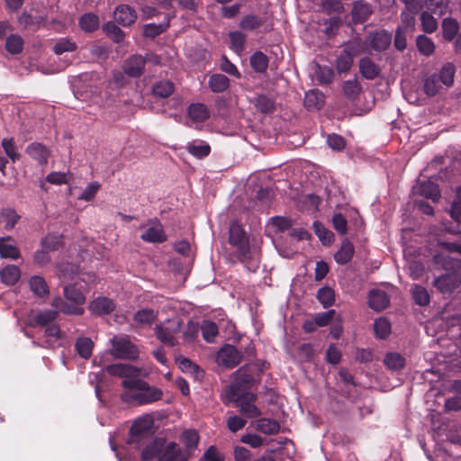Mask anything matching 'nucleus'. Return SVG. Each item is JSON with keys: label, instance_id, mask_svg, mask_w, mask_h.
<instances>
[{"label": "nucleus", "instance_id": "8", "mask_svg": "<svg viewBox=\"0 0 461 461\" xmlns=\"http://www.w3.org/2000/svg\"><path fill=\"white\" fill-rule=\"evenodd\" d=\"M147 58L134 54L129 57L122 65L123 72L131 77H140L144 73Z\"/></svg>", "mask_w": 461, "mask_h": 461}, {"label": "nucleus", "instance_id": "59", "mask_svg": "<svg viewBox=\"0 0 461 461\" xmlns=\"http://www.w3.org/2000/svg\"><path fill=\"white\" fill-rule=\"evenodd\" d=\"M313 228L315 233L324 245H329L333 241V234L331 231L326 230L321 223L314 222Z\"/></svg>", "mask_w": 461, "mask_h": 461}, {"label": "nucleus", "instance_id": "7", "mask_svg": "<svg viewBox=\"0 0 461 461\" xmlns=\"http://www.w3.org/2000/svg\"><path fill=\"white\" fill-rule=\"evenodd\" d=\"M151 436V421L137 420L130 429V443L144 444Z\"/></svg>", "mask_w": 461, "mask_h": 461}, {"label": "nucleus", "instance_id": "21", "mask_svg": "<svg viewBox=\"0 0 461 461\" xmlns=\"http://www.w3.org/2000/svg\"><path fill=\"white\" fill-rule=\"evenodd\" d=\"M229 77L223 74H212L208 80V86L213 93H222L230 86Z\"/></svg>", "mask_w": 461, "mask_h": 461}, {"label": "nucleus", "instance_id": "1", "mask_svg": "<svg viewBox=\"0 0 461 461\" xmlns=\"http://www.w3.org/2000/svg\"><path fill=\"white\" fill-rule=\"evenodd\" d=\"M122 386L130 390L121 394L123 402L132 401L139 405H146L158 402L163 397V391L160 388L152 386L140 378L123 379Z\"/></svg>", "mask_w": 461, "mask_h": 461}, {"label": "nucleus", "instance_id": "44", "mask_svg": "<svg viewBox=\"0 0 461 461\" xmlns=\"http://www.w3.org/2000/svg\"><path fill=\"white\" fill-rule=\"evenodd\" d=\"M426 6L432 14L442 16L447 13H452L448 10L447 0H426Z\"/></svg>", "mask_w": 461, "mask_h": 461}, {"label": "nucleus", "instance_id": "41", "mask_svg": "<svg viewBox=\"0 0 461 461\" xmlns=\"http://www.w3.org/2000/svg\"><path fill=\"white\" fill-rule=\"evenodd\" d=\"M157 319V312L152 309H141L134 313L133 320L141 325H151Z\"/></svg>", "mask_w": 461, "mask_h": 461}, {"label": "nucleus", "instance_id": "52", "mask_svg": "<svg viewBox=\"0 0 461 461\" xmlns=\"http://www.w3.org/2000/svg\"><path fill=\"white\" fill-rule=\"evenodd\" d=\"M57 269L58 276L67 280L73 279L78 272L77 266L68 262L59 264Z\"/></svg>", "mask_w": 461, "mask_h": 461}, {"label": "nucleus", "instance_id": "5", "mask_svg": "<svg viewBox=\"0 0 461 461\" xmlns=\"http://www.w3.org/2000/svg\"><path fill=\"white\" fill-rule=\"evenodd\" d=\"M255 354L252 340L244 335L237 338L232 331V366L240 364L243 359L253 357Z\"/></svg>", "mask_w": 461, "mask_h": 461}, {"label": "nucleus", "instance_id": "57", "mask_svg": "<svg viewBox=\"0 0 461 461\" xmlns=\"http://www.w3.org/2000/svg\"><path fill=\"white\" fill-rule=\"evenodd\" d=\"M41 244L47 251H55L62 247V239L61 237L49 234L41 240Z\"/></svg>", "mask_w": 461, "mask_h": 461}, {"label": "nucleus", "instance_id": "2", "mask_svg": "<svg viewBox=\"0 0 461 461\" xmlns=\"http://www.w3.org/2000/svg\"><path fill=\"white\" fill-rule=\"evenodd\" d=\"M456 67L453 63H446L438 72L425 77L422 89L427 96L432 97L449 88L454 84Z\"/></svg>", "mask_w": 461, "mask_h": 461}, {"label": "nucleus", "instance_id": "45", "mask_svg": "<svg viewBox=\"0 0 461 461\" xmlns=\"http://www.w3.org/2000/svg\"><path fill=\"white\" fill-rule=\"evenodd\" d=\"M420 25L424 32L433 33L438 29V21L428 11H423L420 14Z\"/></svg>", "mask_w": 461, "mask_h": 461}, {"label": "nucleus", "instance_id": "33", "mask_svg": "<svg viewBox=\"0 0 461 461\" xmlns=\"http://www.w3.org/2000/svg\"><path fill=\"white\" fill-rule=\"evenodd\" d=\"M99 17L94 13H87L83 14L78 22V24L84 32H93L99 28Z\"/></svg>", "mask_w": 461, "mask_h": 461}, {"label": "nucleus", "instance_id": "29", "mask_svg": "<svg viewBox=\"0 0 461 461\" xmlns=\"http://www.w3.org/2000/svg\"><path fill=\"white\" fill-rule=\"evenodd\" d=\"M354 255V247L352 243L345 240L342 241L341 246L339 249L337 251V253L334 256V258L337 263L340 265L347 264L349 262Z\"/></svg>", "mask_w": 461, "mask_h": 461}, {"label": "nucleus", "instance_id": "15", "mask_svg": "<svg viewBox=\"0 0 461 461\" xmlns=\"http://www.w3.org/2000/svg\"><path fill=\"white\" fill-rule=\"evenodd\" d=\"M25 153L40 165H45L48 162L50 151L45 145L40 142H32L25 149Z\"/></svg>", "mask_w": 461, "mask_h": 461}, {"label": "nucleus", "instance_id": "20", "mask_svg": "<svg viewBox=\"0 0 461 461\" xmlns=\"http://www.w3.org/2000/svg\"><path fill=\"white\" fill-rule=\"evenodd\" d=\"M189 118L195 122H205L210 117L208 107L202 103L191 104L187 109Z\"/></svg>", "mask_w": 461, "mask_h": 461}, {"label": "nucleus", "instance_id": "16", "mask_svg": "<svg viewBox=\"0 0 461 461\" xmlns=\"http://www.w3.org/2000/svg\"><path fill=\"white\" fill-rule=\"evenodd\" d=\"M390 300L385 292L372 290L368 295V304L374 311L381 312L389 305Z\"/></svg>", "mask_w": 461, "mask_h": 461}, {"label": "nucleus", "instance_id": "58", "mask_svg": "<svg viewBox=\"0 0 461 461\" xmlns=\"http://www.w3.org/2000/svg\"><path fill=\"white\" fill-rule=\"evenodd\" d=\"M2 147L7 157L10 158L13 162L20 158L21 155L16 151V146L13 138L4 139L2 140Z\"/></svg>", "mask_w": 461, "mask_h": 461}, {"label": "nucleus", "instance_id": "64", "mask_svg": "<svg viewBox=\"0 0 461 461\" xmlns=\"http://www.w3.org/2000/svg\"><path fill=\"white\" fill-rule=\"evenodd\" d=\"M200 461H223L214 446L209 447Z\"/></svg>", "mask_w": 461, "mask_h": 461}, {"label": "nucleus", "instance_id": "62", "mask_svg": "<svg viewBox=\"0 0 461 461\" xmlns=\"http://www.w3.org/2000/svg\"><path fill=\"white\" fill-rule=\"evenodd\" d=\"M262 24V21L254 15H247L243 17V19L240 23V26L243 30H254L256 28H258Z\"/></svg>", "mask_w": 461, "mask_h": 461}, {"label": "nucleus", "instance_id": "48", "mask_svg": "<svg viewBox=\"0 0 461 461\" xmlns=\"http://www.w3.org/2000/svg\"><path fill=\"white\" fill-rule=\"evenodd\" d=\"M199 439L200 437L195 429H185L181 434V442L188 450L196 448Z\"/></svg>", "mask_w": 461, "mask_h": 461}, {"label": "nucleus", "instance_id": "25", "mask_svg": "<svg viewBox=\"0 0 461 461\" xmlns=\"http://www.w3.org/2000/svg\"><path fill=\"white\" fill-rule=\"evenodd\" d=\"M29 285L32 292L40 298L47 297L50 294L48 284L42 276H32Z\"/></svg>", "mask_w": 461, "mask_h": 461}, {"label": "nucleus", "instance_id": "42", "mask_svg": "<svg viewBox=\"0 0 461 461\" xmlns=\"http://www.w3.org/2000/svg\"><path fill=\"white\" fill-rule=\"evenodd\" d=\"M23 49V40L18 34H11L6 38L5 50L13 55L20 54Z\"/></svg>", "mask_w": 461, "mask_h": 461}, {"label": "nucleus", "instance_id": "9", "mask_svg": "<svg viewBox=\"0 0 461 461\" xmlns=\"http://www.w3.org/2000/svg\"><path fill=\"white\" fill-rule=\"evenodd\" d=\"M461 284V276L455 273H447L435 278L433 285L440 293H451Z\"/></svg>", "mask_w": 461, "mask_h": 461}, {"label": "nucleus", "instance_id": "50", "mask_svg": "<svg viewBox=\"0 0 461 461\" xmlns=\"http://www.w3.org/2000/svg\"><path fill=\"white\" fill-rule=\"evenodd\" d=\"M187 151L197 158H203L211 152V147L207 143H189L186 147Z\"/></svg>", "mask_w": 461, "mask_h": 461}, {"label": "nucleus", "instance_id": "37", "mask_svg": "<svg viewBox=\"0 0 461 461\" xmlns=\"http://www.w3.org/2000/svg\"><path fill=\"white\" fill-rule=\"evenodd\" d=\"M384 365L391 370H400L405 365V358L397 352H389L385 355L384 359Z\"/></svg>", "mask_w": 461, "mask_h": 461}, {"label": "nucleus", "instance_id": "22", "mask_svg": "<svg viewBox=\"0 0 461 461\" xmlns=\"http://www.w3.org/2000/svg\"><path fill=\"white\" fill-rule=\"evenodd\" d=\"M360 53V50L353 49L352 51L344 50L337 59L336 67L339 73L348 72L352 67L354 55Z\"/></svg>", "mask_w": 461, "mask_h": 461}, {"label": "nucleus", "instance_id": "6", "mask_svg": "<svg viewBox=\"0 0 461 461\" xmlns=\"http://www.w3.org/2000/svg\"><path fill=\"white\" fill-rule=\"evenodd\" d=\"M391 41V34L385 31L369 33L365 39L361 51H383L390 46Z\"/></svg>", "mask_w": 461, "mask_h": 461}, {"label": "nucleus", "instance_id": "43", "mask_svg": "<svg viewBox=\"0 0 461 461\" xmlns=\"http://www.w3.org/2000/svg\"><path fill=\"white\" fill-rule=\"evenodd\" d=\"M416 45L420 53L424 56H430L435 51L433 41L425 35H419L416 38Z\"/></svg>", "mask_w": 461, "mask_h": 461}, {"label": "nucleus", "instance_id": "35", "mask_svg": "<svg viewBox=\"0 0 461 461\" xmlns=\"http://www.w3.org/2000/svg\"><path fill=\"white\" fill-rule=\"evenodd\" d=\"M174 90V84L168 80L158 81L152 86V94L159 98L168 97L173 94Z\"/></svg>", "mask_w": 461, "mask_h": 461}, {"label": "nucleus", "instance_id": "31", "mask_svg": "<svg viewBox=\"0 0 461 461\" xmlns=\"http://www.w3.org/2000/svg\"><path fill=\"white\" fill-rule=\"evenodd\" d=\"M255 428L264 434L273 435L280 430V424L275 420L262 418L256 420Z\"/></svg>", "mask_w": 461, "mask_h": 461}, {"label": "nucleus", "instance_id": "34", "mask_svg": "<svg viewBox=\"0 0 461 461\" xmlns=\"http://www.w3.org/2000/svg\"><path fill=\"white\" fill-rule=\"evenodd\" d=\"M372 14L371 6L365 2L357 1L352 9V17L356 22H365Z\"/></svg>", "mask_w": 461, "mask_h": 461}, {"label": "nucleus", "instance_id": "56", "mask_svg": "<svg viewBox=\"0 0 461 461\" xmlns=\"http://www.w3.org/2000/svg\"><path fill=\"white\" fill-rule=\"evenodd\" d=\"M317 298L324 308L331 306L335 301L334 291L330 287H322L318 291Z\"/></svg>", "mask_w": 461, "mask_h": 461}, {"label": "nucleus", "instance_id": "26", "mask_svg": "<svg viewBox=\"0 0 461 461\" xmlns=\"http://www.w3.org/2000/svg\"><path fill=\"white\" fill-rule=\"evenodd\" d=\"M324 102V95L318 90H310L305 94L304 105L308 110H320Z\"/></svg>", "mask_w": 461, "mask_h": 461}, {"label": "nucleus", "instance_id": "14", "mask_svg": "<svg viewBox=\"0 0 461 461\" xmlns=\"http://www.w3.org/2000/svg\"><path fill=\"white\" fill-rule=\"evenodd\" d=\"M110 375L119 376L124 379H138L137 369L128 364H112L105 367Z\"/></svg>", "mask_w": 461, "mask_h": 461}, {"label": "nucleus", "instance_id": "39", "mask_svg": "<svg viewBox=\"0 0 461 461\" xmlns=\"http://www.w3.org/2000/svg\"><path fill=\"white\" fill-rule=\"evenodd\" d=\"M418 192L432 201L438 200L440 196L438 185L430 181L421 183L418 187Z\"/></svg>", "mask_w": 461, "mask_h": 461}, {"label": "nucleus", "instance_id": "28", "mask_svg": "<svg viewBox=\"0 0 461 461\" xmlns=\"http://www.w3.org/2000/svg\"><path fill=\"white\" fill-rule=\"evenodd\" d=\"M20 276V268L14 265H8L0 271L1 281L7 285H15Z\"/></svg>", "mask_w": 461, "mask_h": 461}, {"label": "nucleus", "instance_id": "4", "mask_svg": "<svg viewBox=\"0 0 461 461\" xmlns=\"http://www.w3.org/2000/svg\"><path fill=\"white\" fill-rule=\"evenodd\" d=\"M111 345L110 353L114 358L135 360L139 357L138 347L127 336H114Z\"/></svg>", "mask_w": 461, "mask_h": 461}, {"label": "nucleus", "instance_id": "11", "mask_svg": "<svg viewBox=\"0 0 461 461\" xmlns=\"http://www.w3.org/2000/svg\"><path fill=\"white\" fill-rule=\"evenodd\" d=\"M113 18L118 24L127 27L136 22L137 14L134 8L129 5H120L113 12Z\"/></svg>", "mask_w": 461, "mask_h": 461}, {"label": "nucleus", "instance_id": "36", "mask_svg": "<svg viewBox=\"0 0 461 461\" xmlns=\"http://www.w3.org/2000/svg\"><path fill=\"white\" fill-rule=\"evenodd\" d=\"M155 335L157 339L165 345L170 347L175 346L176 339L174 337V330L163 325H157L155 327Z\"/></svg>", "mask_w": 461, "mask_h": 461}, {"label": "nucleus", "instance_id": "18", "mask_svg": "<svg viewBox=\"0 0 461 461\" xmlns=\"http://www.w3.org/2000/svg\"><path fill=\"white\" fill-rule=\"evenodd\" d=\"M63 294L68 301L73 303L78 307L86 303L84 291L81 287L77 286V284L66 285L63 288Z\"/></svg>", "mask_w": 461, "mask_h": 461}, {"label": "nucleus", "instance_id": "63", "mask_svg": "<svg viewBox=\"0 0 461 461\" xmlns=\"http://www.w3.org/2000/svg\"><path fill=\"white\" fill-rule=\"evenodd\" d=\"M335 310H330L326 312L319 313L314 317L315 324L318 327H323L330 323L335 315Z\"/></svg>", "mask_w": 461, "mask_h": 461}, {"label": "nucleus", "instance_id": "30", "mask_svg": "<svg viewBox=\"0 0 461 461\" xmlns=\"http://www.w3.org/2000/svg\"><path fill=\"white\" fill-rule=\"evenodd\" d=\"M441 27L443 38L447 41H452L459 31L457 21L451 17L443 19Z\"/></svg>", "mask_w": 461, "mask_h": 461}, {"label": "nucleus", "instance_id": "19", "mask_svg": "<svg viewBox=\"0 0 461 461\" xmlns=\"http://www.w3.org/2000/svg\"><path fill=\"white\" fill-rule=\"evenodd\" d=\"M165 445V439L155 438L150 443L147 444L141 452V459L143 461H150L154 457L160 455Z\"/></svg>", "mask_w": 461, "mask_h": 461}, {"label": "nucleus", "instance_id": "32", "mask_svg": "<svg viewBox=\"0 0 461 461\" xmlns=\"http://www.w3.org/2000/svg\"><path fill=\"white\" fill-rule=\"evenodd\" d=\"M75 348L81 357L88 359L92 356L94 342L90 338L80 337L76 340Z\"/></svg>", "mask_w": 461, "mask_h": 461}, {"label": "nucleus", "instance_id": "10", "mask_svg": "<svg viewBox=\"0 0 461 461\" xmlns=\"http://www.w3.org/2000/svg\"><path fill=\"white\" fill-rule=\"evenodd\" d=\"M154 225L149 227L144 233L140 235V239L149 243H163L167 240V236L164 231L163 226L158 219L150 220Z\"/></svg>", "mask_w": 461, "mask_h": 461}, {"label": "nucleus", "instance_id": "54", "mask_svg": "<svg viewBox=\"0 0 461 461\" xmlns=\"http://www.w3.org/2000/svg\"><path fill=\"white\" fill-rule=\"evenodd\" d=\"M0 256L4 258L17 259L20 258V251L17 247L5 242V240L0 239Z\"/></svg>", "mask_w": 461, "mask_h": 461}, {"label": "nucleus", "instance_id": "47", "mask_svg": "<svg viewBox=\"0 0 461 461\" xmlns=\"http://www.w3.org/2000/svg\"><path fill=\"white\" fill-rule=\"evenodd\" d=\"M77 49V43L68 38H60L52 47L53 52L57 55H61L64 52H73Z\"/></svg>", "mask_w": 461, "mask_h": 461}, {"label": "nucleus", "instance_id": "60", "mask_svg": "<svg viewBox=\"0 0 461 461\" xmlns=\"http://www.w3.org/2000/svg\"><path fill=\"white\" fill-rule=\"evenodd\" d=\"M100 187L101 185L98 182L90 183L82 192V194L78 196V199L86 202L94 200Z\"/></svg>", "mask_w": 461, "mask_h": 461}, {"label": "nucleus", "instance_id": "55", "mask_svg": "<svg viewBox=\"0 0 461 461\" xmlns=\"http://www.w3.org/2000/svg\"><path fill=\"white\" fill-rule=\"evenodd\" d=\"M411 294L413 300L417 304L424 306L429 303V293L424 287L419 285H414L411 288Z\"/></svg>", "mask_w": 461, "mask_h": 461}, {"label": "nucleus", "instance_id": "13", "mask_svg": "<svg viewBox=\"0 0 461 461\" xmlns=\"http://www.w3.org/2000/svg\"><path fill=\"white\" fill-rule=\"evenodd\" d=\"M115 303L105 296H99L94 299L89 304V311L97 316L112 313L115 310Z\"/></svg>", "mask_w": 461, "mask_h": 461}, {"label": "nucleus", "instance_id": "23", "mask_svg": "<svg viewBox=\"0 0 461 461\" xmlns=\"http://www.w3.org/2000/svg\"><path fill=\"white\" fill-rule=\"evenodd\" d=\"M359 71L366 79H374L380 74V68L369 58H363L359 60Z\"/></svg>", "mask_w": 461, "mask_h": 461}, {"label": "nucleus", "instance_id": "49", "mask_svg": "<svg viewBox=\"0 0 461 461\" xmlns=\"http://www.w3.org/2000/svg\"><path fill=\"white\" fill-rule=\"evenodd\" d=\"M375 336L379 339H385L391 333V323L385 318H378L374 322Z\"/></svg>", "mask_w": 461, "mask_h": 461}, {"label": "nucleus", "instance_id": "12", "mask_svg": "<svg viewBox=\"0 0 461 461\" xmlns=\"http://www.w3.org/2000/svg\"><path fill=\"white\" fill-rule=\"evenodd\" d=\"M188 457L189 456L176 443L169 442L166 446L164 445L158 461H187Z\"/></svg>", "mask_w": 461, "mask_h": 461}, {"label": "nucleus", "instance_id": "51", "mask_svg": "<svg viewBox=\"0 0 461 461\" xmlns=\"http://www.w3.org/2000/svg\"><path fill=\"white\" fill-rule=\"evenodd\" d=\"M250 65L255 71L262 73L267 68L268 59L263 52L257 51L250 58Z\"/></svg>", "mask_w": 461, "mask_h": 461}, {"label": "nucleus", "instance_id": "17", "mask_svg": "<svg viewBox=\"0 0 461 461\" xmlns=\"http://www.w3.org/2000/svg\"><path fill=\"white\" fill-rule=\"evenodd\" d=\"M58 317L57 311L50 309L38 312L30 319V325L33 328L45 327L51 324Z\"/></svg>", "mask_w": 461, "mask_h": 461}, {"label": "nucleus", "instance_id": "46", "mask_svg": "<svg viewBox=\"0 0 461 461\" xmlns=\"http://www.w3.org/2000/svg\"><path fill=\"white\" fill-rule=\"evenodd\" d=\"M201 332L203 339L211 343L218 335V326L211 321H203L201 324Z\"/></svg>", "mask_w": 461, "mask_h": 461}, {"label": "nucleus", "instance_id": "27", "mask_svg": "<svg viewBox=\"0 0 461 461\" xmlns=\"http://www.w3.org/2000/svg\"><path fill=\"white\" fill-rule=\"evenodd\" d=\"M217 372L230 368V344H225L216 354Z\"/></svg>", "mask_w": 461, "mask_h": 461}, {"label": "nucleus", "instance_id": "53", "mask_svg": "<svg viewBox=\"0 0 461 461\" xmlns=\"http://www.w3.org/2000/svg\"><path fill=\"white\" fill-rule=\"evenodd\" d=\"M104 32L110 36L114 42L120 43L124 39V32L113 22H108L104 24Z\"/></svg>", "mask_w": 461, "mask_h": 461}, {"label": "nucleus", "instance_id": "61", "mask_svg": "<svg viewBox=\"0 0 461 461\" xmlns=\"http://www.w3.org/2000/svg\"><path fill=\"white\" fill-rule=\"evenodd\" d=\"M434 261L436 264L440 265L444 269H448L456 267L457 265L461 266V261L444 256L443 254L435 255Z\"/></svg>", "mask_w": 461, "mask_h": 461}, {"label": "nucleus", "instance_id": "3", "mask_svg": "<svg viewBox=\"0 0 461 461\" xmlns=\"http://www.w3.org/2000/svg\"><path fill=\"white\" fill-rule=\"evenodd\" d=\"M257 249L249 245V238L238 224L232 223V257L240 262L252 259Z\"/></svg>", "mask_w": 461, "mask_h": 461}, {"label": "nucleus", "instance_id": "40", "mask_svg": "<svg viewBox=\"0 0 461 461\" xmlns=\"http://www.w3.org/2000/svg\"><path fill=\"white\" fill-rule=\"evenodd\" d=\"M257 110L262 113H271L276 110V101L271 97L260 95L256 98Z\"/></svg>", "mask_w": 461, "mask_h": 461}, {"label": "nucleus", "instance_id": "24", "mask_svg": "<svg viewBox=\"0 0 461 461\" xmlns=\"http://www.w3.org/2000/svg\"><path fill=\"white\" fill-rule=\"evenodd\" d=\"M171 16L167 14L164 18V22L156 24V23H149L144 26L143 34L145 37L154 39L155 37L160 35L162 32H166L167 28L170 26Z\"/></svg>", "mask_w": 461, "mask_h": 461}, {"label": "nucleus", "instance_id": "38", "mask_svg": "<svg viewBox=\"0 0 461 461\" xmlns=\"http://www.w3.org/2000/svg\"><path fill=\"white\" fill-rule=\"evenodd\" d=\"M342 92L348 99L355 100L361 92V86L357 79L355 77L345 81L342 85Z\"/></svg>", "mask_w": 461, "mask_h": 461}]
</instances>
